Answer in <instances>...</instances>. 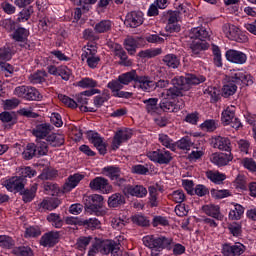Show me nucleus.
<instances>
[{
  "label": "nucleus",
  "mask_w": 256,
  "mask_h": 256,
  "mask_svg": "<svg viewBox=\"0 0 256 256\" xmlns=\"http://www.w3.org/2000/svg\"><path fill=\"white\" fill-rule=\"evenodd\" d=\"M4 187L10 193H19L23 191L25 185H27V179L20 176H12L3 182Z\"/></svg>",
  "instance_id": "12"
},
{
  "label": "nucleus",
  "mask_w": 256,
  "mask_h": 256,
  "mask_svg": "<svg viewBox=\"0 0 256 256\" xmlns=\"http://www.w3.org/2000/svg\"><path fill=\"white\" fill-rule=\"evenodd\" d=\"M228 81L234 84L236 87L237 85H253V76L247 73L245 70L241 69H232L230 70V74L228 76Z\"/></svg>",
  "instance_id": "8"
},
{
  "label": "nucleus",
  "mask_w": 256,
  "mask_h": 256,
  "mask_svg": "<svg viewBox=\"0 0 256 256\" xmlns=\"http://www.w3.org/2000/svg\"><path fill=\"white\" fill-rule=\"evenodd\" d=\"M0 247L2 249H15V240L8 235H0Z\"/></svg>",
  "instance_id": "61"
},
{
  "label": "nucleus",
  "mask_w": 256,
  "mask_h": 256,
  "mask_svg": "<svg viewBox=\"0 0 256 256\" xmlns=\"http://www.w3.org/2000/svg\"><path fill=\"white\" fill-rule=\"evenodd\" d=\"M158 141L163 145V147H166V149H170V151H176L177 150V144L169 137L167 134H159L158 135Z\"/></svg>",
  "instance_id": "46"
},
{
  "label": "nucleus",
  "mask_w": 256,
  "mask_h": 256,
  "mask_svg": "<svg viewBox=\"0 0 256 256\" xmlns=\"http://www.w3.org/2000/svg\"><path fill=\"white\" fill-rule=\"evenodd\" d=\"M60 203L59 199L43 200L40 203V207L41 209H44V211H53L59 207Z\"/></svg>",
  "instance_id": "56"
},
{
  "label": "nucleus",
  "mask_w": 256,
  "mask_h": 256,
  "mask_svg": "<svg viewBox=\"0 0 256 256\" xmlns=\"http://www.w3.org/2000/svg\"><path fill=\"white\" fill-rule=\"evenodd\" d=\"M49 153V146L45 141H36V143H28L22 153L25 161H31V159L37 157H45Z\"/></svg>",
  "instance_id": "4"
},
{
  "label": "nucleus",
  "mask_w": 256,
  "mask_h": 256,
  "mask_svg": "<svg viewBox=\"0 0 256 256\" xmlns=\"http://www.w3.org/2000/svg\"><path fill=\"white\" fill-rule=\"evenodd\" d=\"M113 51L114 55L120 59L119 65L123 67H131V65H133V62L129 60V56H127V52L123 49L121 44H114Z\"/></svg>",
  "instance_id": "27"
},
{
  "label": "nucleus",
  "mask_w": 256,
  "mask_h": 256,
  "mask_svg": "<svg viewBox=\"0 0 256 256\" xmlns=\"http://www.w3.org/2000/svg\"><path fill=\"white\" fill-rule=\"evenodd\" d=\"M133 137V130L129 128L120 129L115 132L112 140V151H117L123 143L129 141Z\"/></svg>",
  "instance_id": "14"
},
{
  "label": "nucleus",
  "mask_w": 256,
  "mask_h": 256,
  "mask_svg": "<svg viewBox=\"0 0 256 256\" xmlns=\"http://www.w3.org/2000/svg\"><path fill=\"white\" fill-rule=\"evenodd\" d=\"M146 157L153 163H158V165H169L173 161V154L165 148L148 151Z\"/></svg>",
  "instance_id": "7"
},
{
  "label": "nucleus",
  "mask_w": 256,
  "mask_h": 256,
  "mask_svg": "<svg viewBox=\"0 0 256 256\" xmlns=\"http://www.w3.org/2000/svg\"><path fill=\"white\" fill-rule=\"evenodd\" d=\"M104 198L100 194H92L84 198V209L89 215H95L96 217H103L106 211L103 208Z\"/></svg>",
  "instance_id": "3"
},
{
  "label": "nucleus",
  "mask_w": 256,
  "mask_h": 256,
  "mask_svg": "<svg viewBox=\"0 0 256 256\" xmlns=\"http://www.w3.org/2000/svg\"><path fill=\"white\" fill-rule=\"evenodd\" d=\"M205 81L207 78L199 74L186 73L185 76H176L171 80L173 87L165 90L164 94L170 99H177L183 97L184 91H190L193 85H201Z\"/></svg>",
  "instance_id": "1"
},
{
  "label": "nucleus",
  "mask_w": 256,
  "mask_h": 256,
  "mask_svg": "<svg viewBox=\"0 0 256 256\" xmlns=\"http://www.w3.org/2000/svg\"><path fill=\"white\" fill-rule=\"evenodd\" d=\"M214 149L231 153V140L228 137L217 136L212 139Z\"/></svg>",
  "instance_id": "29"
},
{
  "label": "nucleus",
  "mask_w": 256,
  "mask_h": 256,
  "mask_svg": "<svg viewBox=\"0 0 256 256\" xmlns=\"http://www.w3.org/2000/svg\"><path fill=\"white\" fill-rule=\"evenodd\" d=\"M13 59V50L9 46L0 48V63L11 61Z\"/></svg>",
  "instance_id": "62"
},
{
  "label": "nucleus",
  "mask_w": 256,
  "mask_h": 256,
  "mask_svg": "<svg viewBox=\"0 0 256 256\" xmlns=\"http://www.w3.org/2000/svg\"><path fill=\"white\" fill-rule=\"evenodd\" d=\"M46 141L50 147H61L62 145H65V137L61 134H50L46 138Z\"/></svg>",
  "instance_id": "45"
},
{
  "label": "nucleus",
  "mask_w": 256,
  "mask_h": 256,
  "mask_svg": "<svg viewBox=\"0 0 256 256\" xmlns=\"http://www.w3.org/2000/svg\"><path fill=\"white\" fill-rule=\"evenodd\" d=\"M181 111V105L177 104L175 100L163 98L160 101V115L161 113H177Z\"/></svg>",
  "instance_id": "25"
},
{
  "label": "nucleus",
  "mask_w": 256,
  "mask_h": 256,
  "mask_svg": "<svg viewBox=\"0 0 256 256\" xmlns=\"http://www.w3.org/2000/svg\"><path fill=\"white\" fill-rule=\"evenodd\" d=\"M14 95L25 99V101H41L43 95L33 86H17L14 90Z\"/></svg>",
  "instance_id": "6"
},
{
  "label": "nucleus",
  "mask_w": 256,
  "mask_h": 256,
  "mask_svg": "<svg viewBox=\"0 0 256 256\" xmlns=\"http://www.w3.org/2000/svg\"><path fill=\"white\" fill-rule=\"evenodd\" d=\"M202 211L208 217H212V219H216V221L223 220V214H221V208L218 205H205L202 207Z\"/></svg>",
  "instance_id": "36"
},
{
  "label": "nucleus",
  "mask_w": 256,
  "mask_h": 256,
  "mask_svg": "<svg viewBox=\"0 0 256 256\" xmlns=\"http://www.w3.org/2000/svg\"><path fill=\"white\" fill-rule=\"evenodd\" d=\"M31 15H33V6H29L28 8H23L18 13L17 22L25 23V21H29V19H31Z\"/></svg>",
  "instance_id": "60"
},
{
  "label": "nucleus",
  "mask_w": 256,
  "mask_h": 256,
  "mask_svg": "<svg viewBox=\"0 0 256 256\" xmlns=\"http://www.w3.org/2000/svg\"><path fill=\"white\" fill-rule=\"evenodd\" d=\"M163 53V49L161 48H154V49H146L142 50L138 53V57L142 59H153V57H157Z\"/></svg>",
  "instance_id": "54"
},
{
  "label": "nucleus",
  "mask_w": 256,
  "mask_h": 256,
  "mask_svg": "<svg viewBox=\"0 0 256 256\" xmlns=\"http://www.w3.org/2000/svg\"><path fill=\"white\" fill-rule=\"evenodd\" d=\"M93 95H101V90L99 89H90L85 90L83 92H80L76 95V103L77 107L81 105V107H85L89 103V98L87 97H93Z\"/></svg>",
  "instance_id": "28"
},
{
  "label": "nucleus",
  "mask_w": 256,
  "mask_h": 256,
  "mask_svg": "<svg viewBox=\"0 0 256 256\" xmlns=\"http://www.w3.org/2000/svg\"><path fill=\"white\" fill-rule=\"evenodd\" d=\"M222 31L230 41H236V43H245L247 41V36L242 34L241 30L233 24H224Z\"/></svg>",
  "instance_id": "10"
},
{
  "label": "nucleus",
  "mask_w": 256,
  "mask_h": 256,
  "mask_svg": "<svg viewBox=\"0 0 256 256\" xmlns=\"http://www.w3.org/2000/svg\"><path fill=\"white\" fill-rule=\"evenodd\" d=\"M0 121L6 123V129H13L18 123L19 117L15 111H3L0 113Z\"/></svg>",
  "instance_id": "26"
},
{
  "label": "nucleus",
  "mask_w": 256,
  "mask_h": 256,
  "mask_svg": "<svg viewBox=\"0 0 256 256\" xmlns=\"http://www.w3.org/2000/svg\"><path fill=\"white\" fill-rule=\"evenodd\" d=\"M176 147L182 151H189L193 147V142L189 136H184L177 142H175Z\"/></svg>",
  "instance_id": "57"
},
{
  "label": "nucleus",
  "mask_w": 256,
  "mask_h": 256,
  "mask_svg": "<svg viewBox=\"0 0 256 256\" xmlns=\"http://www.w3.org/2000/svg\"><path fill=\"white\" fill-rule=\"evenodd\" d=\"M134 87L138 91H144V93H153L155 91V81L149 75H138Z\"/></svg>",
  "instance_id": "15"
},
{
  "label": "nucleus",
  "mask_w": 256,
  "mask_h": 256,
  "mask_svg": "<svg viewBox=\"0 0 256 256\" xmlns=\"http://www.w3.org/2000/svg\"><path fill=\"white\" fill-rule=\"evenodd\" d=\"M125 203V194L119 192L112 194L108 198V207H110V209H119V207L125 205Z\"/></svg>",
  "instance_id": "35"
},
{
  "label": "nucleus",
  "mask_w": 256,
  "mask_h": 256,
  "mask_svg": "<svg viewBox=\"0 0 256 256\" xmlns=\"http://www.w3.org/2000/svg\"><path fill=\"white\" fill-rule=\"evenodd\" d=\"M47 221L48 223H51L52 227H54L55 229H61V227H63L65 223L63 221V218H61V215L57 213H50L47 216Z\"/></svg>",
  "instance_id": "53"
},
{
  "label": "nucleus",
  "mask_w": 256,
  "mask_h": 256,
  "mask_svg": "<svg viewBox=\"0 0 256 256\" xmlns=\"http://www.w3.org/2000/svg\"><path fill=\"white\" fill-rule=\"evenodd\" d=\"M143 244L148 249H151L152 256H159V253L166 249L171 251L173 249V238L167 236L147 235L142 238Z\"/></svg>",
  "instance_id": "2"
},
{
  "label": "nucleus",
  "mask_w": 256,
  "mask_h": 256,
  "mask_svg": "<svg viewBox=\"0 0 256 256\" xmlns=\"http://www.w3.org/2000/svg\"><path fill=\"white\" fill-rule=\"evenodd\" d=\"M180 19L179 12H175V10H167L160 15L162 23H179Z\"/></svg>",
  "instance_id": "41"
},
{
  "label": "nucleus",
  "mask_w": 256,
  "mask_h": 256,
  "mask_svg": "<svg viewBox=\"0 0 256 256\" xmlns=\"http://www.w3.org/2000/svg\"><path fill=\"white\" fill-rule=\"evenodd\" d=\"M189 49L191 57H199L203 51H207V49H209V43L194 40L190 44Z\"/></svg>",
  "instance_id": "34"
},
{
  "label": "nucleus",
  "mask_w": 256,
  "mask_h": 256,
  "mask_svg": "<svg viewBox=\"0 0 256 256\" xmlns=\"http://www.w3.org/2000/svg\"><path fill=\"white\" fill-rule=\"evenodd\" d=\"M30 32L24 27H18L12 34V39L17 43H27L29 41Z\"/></svg>",
  "instance_id": "39"
},
{
  "label": "nucleus",
  "mask_w": 256,
  "mask_h": 256,
  "mask_svg": "<svg viewBox=\"0 0 256 256\" xmlns=\"http://www.w3.org/2000/svg\"><path fill=\"white\" fill-rule=\"evenodd\" d=\"M83 179H85V175L83 174L75 173L70 175L63 185V190L66 192L73 191V189H75Z\"/></svg>",
  "instance_id": "30"
},
{
  "label": "nucleus",
  "mask_w": 256,
  "mask_h": 256,
  "mask_svg": "<svg viewBox=\"0 0 256 256\" xmlns=\"http://www.w3.org/2000/svg\"><path fill=\"white\" fill-rule=\"evenodd\" d=\"M235 93H237V86L228 80L222 87V97H224V99H229V97H233Z\"/></svg>",
  "instance_id": "48"
},
{
  "label": "nucleus",
  "mask_w": 256,
  "mask_h": 256,
  "mask_svg": "<svg viewBox=\"0 0 256 256\" xmlns=\"http://www.w3.org/2000/svg\"><path fill=\"white\" fill-rule=\"evenodd\" d=\"M242 165L244 169H247L250 173H256V162L253 158H244Z\"/></svg>",
  "instance_id": "64"
},
{
  "label": "nucleus",
  "mask_w": 256,
  "mask_h": 256,
  "mask_svg": "<svg viewBox=\"0 0 256 256\" xmlns=\"http://www.w3.org/2000/svg\"><path fill=\"white\" fill-rule=\"evenodd\" d=\"M237 107L230 105L227 106L222 112H221V123L224 127H227L230 125L232 129H235V131H239V129L243 128V123H241V119L237 117Z\"/></svg>",
  "instance_id": "5"
},
{
  "label": "nucleus",
  "mask_w": 256,
  "mask_h": 256,
  "mask_svg": "<svg viewBox=\"0 0 256 256\" xmlns=\"http://www.w3.org/2000/svg\"><path fill=\"white\" fill-rule=\"evenodd\" d=\"M53 129V126H51L49 123H38L36 126L32 129V135L36 137V139H45L49 137V133H51V130Z\"/></svg>",
  "instance_id": "24"
},
{
  "label": "nucleus",
  "mask_w": 256,
  "mask_h": 256,
  "mask_svg": "<svg viewBox=\"0 0 256 256\" xmlns=\"http://www.w3.org/2000/svg\"><path fill=\"white\" fill-rule=\"evenodd\" d=\"M190 37L194 39V41L207 43L211 37V30L203 26L195 27L191 29Z\"/></svg>",
  "instance_id": "20"
},
{
  "label": "nucleus",
  "mask_w": 256,
  "mask_h": 256,
  "mask_svg": "<svg viewBox=\"0 0 256 256\" xmlns=\"http://www.w3.org/2000/svg\"><path fill=\"white\" fill-rule=\"evenodd\" d=\"M107 89H110L112 93V97H116L118 99H131L133 97V93L123 91V85L117 82H108L106 85Z\"/></svg>",
  "instance_id": "21"
},
{
  "label": "nucleus",
  "mask_w": 256,
  "mask_h": 256,
  "mask_svg": "<svg viewBox=\"0 0 256 256\" xmlns=\"http://www.w3.org/2000/svg\"><path fill=\"white\" fill-rule=\"evenodd\" d=\"M205 94L209 95L211 103H217L218 101H220L221 97H223L221 94V90L213 86H209L205 90Z\"/></svg>",
  "instance_id": "52"
},
{
  "label": "nucleus",
  "mask_w": 256,
  "mask_h": 256,
  "mask_svg": "<svg viewBox=\"0 0 256 256\" xmlns=\"http://www.w3.org/2000/svg\"><path fill=\"white\" fill-rule=\"evenodd\" d=\"M163 62L167 67H170L171 69H177L179 65H181V59H179V56L175 54H167L163 58Z\"/></svg>",
  "instance_id": "49"
},
{
  "label": "nucleus",
  "mask_w": 256,
  "mask_h": 256,
  "mask_svg": "<svg viewBox=\"0 0 256 256\" xmlns=\"http://www.w3.org/2000/svg\"><path fill=\"white\" fill-rule=\"evenodd\" d=\"M247 251V246L241 242L222 244L221 253L223 256H241Z\"/></svg>",
  "instance_id": "11"
},
{
  "label": "nucleus",
  "mask_w": 256,
  "mask_h": 256,
  "mask_svg": "<svg viewBox=\"0 0 256 256\" xmlns=\"http://www.w3.org/2000/svg\"><path fill=\"white\" fill-rule=\"evenodd\" d=\"M202 131H207V133H213L217 130V122L213 119H207L202 124H200Z\"/></svg>",
  "instance_id": "63"
},
{
  "label": "nucleus",
  "mask_w": 256,
  "mask_h": 256,
  "mask_svg": "<svg viewBox=\"0 0 256 256\" xmlns=\"http://www.w3.org/2000/svg\"><path fill=\"white\" fill-rule=\"evenodd\" d=\"M12 255L15 256H34L33 249L29 246L21 245L12 249Z\"/></svg>",
  "instance_id": "55"
},
{
  "label": "nucleus",
  "mask_w": 256,
  "mask_h": 256,
  "mask_svg": "<svg viewBox=\"0 0 256 256\" xmlns=\"http://www.w3.org/2000/svg\"><path fill=\"white\" fill-rule=\"evenodd\" d=\"M37 183L32 184L29 188H24L19 192V195L22 197L24 203H31L33 199L37 196Z\"/></svg>",
  "instance_id": "31"
},
{
  "label": "nucleus",
  "mask_w": 256,
  "mask_h": 256,
  "mask_svg": "<svg viewBox=\"0 0 256 256\" xmlns=\"http://www.w3.org/2000/svg\"><path fill=\"white\" fill-rule=\"evenodd\" d=\"M234 207L230 210L228 214L229 221H241L243 215H245V207L238 203H232Z\"/></svg>",
  "instance_id": "37"
},
{
  "label": "nucleus",
  "mask_w": 256,
  "mask_h": 256,
  "mask_svg": "<svg viewBox=\"0 0 256 256\" xmlns=\"http://www.w3.org/2000/svg\"><path fill=\"white\" fill-rule=\"evenodd\" d=\"M124 49L130 54L135 55L137 53V40L133 36H128L124 39Z\"/></svg>",
  "instance_id": "51"
},
{
  "label": "nucleus",
  "mask_w": 256,
  "mask_h": 256,
  "mask_svg": "<svg viewBox=\"0 0 256 256\" xmlns=\"http://www.w3.org/2000/svg\"><path fill=\"white\" fill-rule=\"evenodd\" d=\"M225 59L234 65H245L247 63V54L236 49H228L225 52Z\"/></svg>",
  "instance_id": "17"
},
{
  "label": "nucleus",
  "mask_w": 256,
  "mask_h": 256,
  "mask_svg": "<svg viewBox=\"0 0 256 256\" xmlns=\"http://www.w3.org/2000/svg\"><path fill=\"white\" fill-rule=\"evenodd\" d=\"M93 241V236H80L76 239V249L78 251H87V247L91 245Z\"/></svg>",
  "instance_id": "50"
},
{
  "label": "nucleus",
  "mask_w": 256,
  "mask_h": 256,
  "mask_svg": "<svg viewBox=\"0 0 256 256\" xmlns=\"http://www.w3.org/2000/svg\"><path fill=\"white\" fill-rule=\"evenodd\" d=\"M89 187L91 191H97L98 193H102V195H109V193H113V185L109 183V180L102 176H97L92 179L89 183Z\"/></svg>",
  "instance_id": "9"
},
{
  "label": "nucleus",
  "mask_w": 256,
  "mask_h": 256,
  "mask_svg": "<svg viewBox=\"0 0 256 256\" xmlns=\"http://www.w3.org/2000/svg\"><path fill=\"white\" fill-rule=\"evenodd\" d=\"M143 103L145 105L146 112L150 115H160V102L159 98H148L144 99Z\"/></svg>",
  "instance_id": "33"
},
{
  "label": "nucleus",
  "mask_w": 256,
  "mask_h": 256,
  "mask_svg": "<svg viewBox=\"0 0 256 256\" xmlns=\"http://www.w3.org/2000/svg\"><path fill=\"white\" fill-rule=\"evenodd\" d=\"M80 227H84V229H88L90 231H95V229H101V221L97 218H82Z\"/></svg>",
  "instance_id": "44"
},
{
  "label": "nucleus",
  "mask_w": 256,
  "mask_h": 256,
  "mask_svg": "<svg viewBox=\"0 0 256 256\" xmlns=\"http://www.w3.org/2000/svg\"><path fill=\"white\" fill-rule=\"evenodd\" d=\"M206 177L211 183H214V185H223L227 179V174L222 173L219 170H208L206 171Z\"/></svg>",
  "instance_id": "32"
},
{
  "label": "nucleus",
  "mask_w": 256,
  "mask_h": 256,
  "mask_svg": "<svg viewBox=\"0 0 256 256\" xmlns=\"http://www.w3.org/2000/svg\"><path fill=\"white\" fill-rule=\"evenodd\" d=\"M152 227H169V219L167 216L155 215L151 221Z\"/></svg>",
  "instance_id": "58"
},
{
  "label": "nucleus",
  "mask_w": 256,
  "mask_h": 256,
  "mask_svg": "<svg viewBox=\"0 0 256 256\" xmlns=\"http://www.w3.org/2000/svg\"><path fill=\"white\" fill-rule=\"evenodd\" d=\"M144 21L145 18L143 17V12L131 11L126 15L124 25L130 29H137V27H141V24L144 23Z\"/></svg>",
  "instance_id": "16"
},
{
  "label": "nucleus",
  "mask_w": 256,
  "mask_h": 256,
  "mask_svg": "<svg viewBox=\"0 0 256 256\" xmlns=\"http://www.w3.org/2000/svg\"><path fill=\"white\" fill-rule=\"evenodd\" d=\"M59 232L58 231H49L42 235L40 238L41 247H54L59 243Z\"/></svg>",
  "instance_id": "23"
},
{
  "label": "nucleus",
  "mask_w": 256,
  "mask_h": 256,
  "mask_svg": "<svg viewBox=\"0 0 256 256\" xmlns=\"http://www.w3.org/2000/svg\"><path fill=\"white\" fill-rule=\"evenodd\" d=\"M123 193L126 197H137L138 199H143V197H147V188L143 185H131L128 184L123 189Z\"/></svg>",
  "instance_id": "19"
},
{
  "label": "nucleus",
  "mask_w": 256,
  "mask_h": 256,
  "mask_svg": "<svg viewBox=\"0 0 256 256\" xmlns=\"http://www.w3.org/2000/svg\"><path fill=\"white\" fill-rule=\"evenodd\" d=\"M102 175L108 177L110 181H114L115 179H119V175H121V168L117 165L105 166L102 168Z\"/></svg>",
  "instance_id": "38"
},
{
  "label": "nucleus",
  "mask_w": 256,
  "mask_h": 256,
  "mask_svg": "<svg viewBox=\"0 0 256 256\" xmlns=\"http://www.w3.org/2000/svg\"><path fill=\"white\" fill-rule=\"evenodd\" d=\"M132 223L134 225H138V227H150L151 226V221L149 219L141 214H136L132 216Z\"/></svg>",
  "instance_id": "59"
},
{
  "label": "nucleus",
  "mask_w": 256,
  "mask_h": 256,
  "mask_svg": "<svg viewBox=\"0 0 256 256\" xmlns=\"http://www.w3.org/2000/svg\"><path fill=\"white\" fill-rule=\"evenodd\" d=\"M47 77V72L45 70H37L33 74L30 75L29 80L32 85H39L41 83H45Z\"/></svg>",
  "instance_id": "47"
},
{
  "label": "nucleus",
  "mask_w": 256,
  "mask_h": 256,
  "mask_svg": "<svg viewBox=\"0 0 256 256\" xmlns=\"http://www.w3.org/2000/svg\"><path fill=\"white\" fill-rule=\"evenodd\" d=\"M86 137L94 147H96L97 151H99L100 155H107V143L103 141V137L99 132H95L93 130L86 132Z\"/></svg>",
  "instance_id": "13"
},
{
  "label": "nucleus",
  "mask_w": 256,
  "mask_h": 256,
  "mask_svg": "<svg viewBox=\"0 0 256 256\" xmlns=\"http://www.w3.org/2000/svg\"><path fill=\"white\" fill-rule=\"evenodd\" d=\"M233 222L227 223V229L229 234L232 237H243V224L241 222H237V220H232Z\"/></svg>",
  "instance_id": "42"
},
{
  "label": "nucleus",
  "mask_w": 256,
  "mask_h": 256,
  "mask_svg": "<svg viewBox=\"0 0 256 256\" xmlns=\"http://www.w3.org/2000/svg\"><path fill=\"white\" fill-rule=\"evenodd\" d=\"M113 29V22L111 20L105 19L97 22L94 26L95 33H109Z\"/></svg>",
  "instance_id": "43"
},
{
  "label": "nucleus",
  "mask_w": 256,
  "mask_h": 256,
  "mask_svg": "<svg viewBox=\"0 0 256 256\" xmlns=\"http://www.w3.org/2000/svg\"><path fill=\"white\" fill-rule=\"evenodd\" d=\"M210 161L216 167H227L233 161V154L231 152H216L210 156Z\"/></svg>",
  "instance_id": "18"
},
{
  "label": "nucleus",
  "mask_w": 256,
  "mask_h": 256,
  "mask_svg": "<svg viewBox=\"0 0 256 256\" xmlns=\"http://www.w3.org/2000/svg\"><path fill=\"white\" fill-rule=\"evenodd\" d=\"M75 85L80 87V89H88L90 91V89H97L99 82L91 77H83Z\"/></svg>",
  "instance_id": "40"
},
{
  "label": "nucleus",
  "mask_w": 256,
  "mask_h": 256,
  "mask_svg": "<svg viewBox=\"0 0 256 256\" xmlns=\"http://www.w3.org/2000/svg\"><path fill=\"white\" fill-rule=\"evenodd\" d=\"M138 77L139 74H137V70H131L120 74L116 80H111L110 83H118L119 85L124 86L134 82V85H136Z\"/></svg>",
  "instance_id": "22"
}]
</instances>
